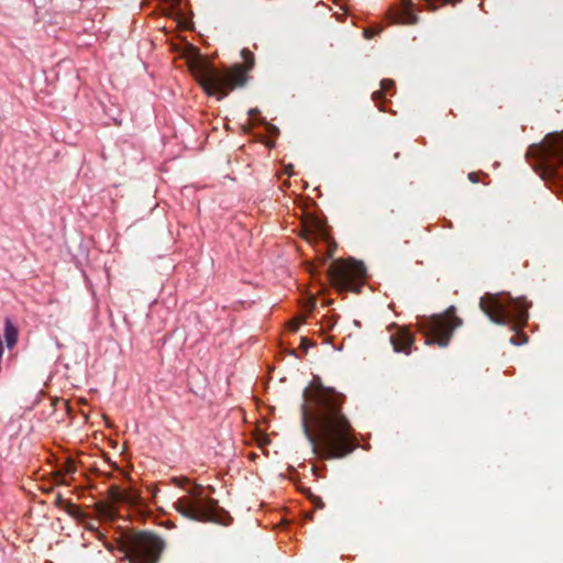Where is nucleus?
<instances>
[{
	"mask_svg": "<svg viewBox=\"0 0 563 563\" xmlns=\"http://www.w3.org/2000/svg\"><path fill=\"white\" fill-rule=\"evenodd\" d=\"M309 498L311 499V501H312V504L314 505L316 508H323L324 507V504H323V501H322V499L320 497L310 494Z\"/></svg>",
	"mask_w": 563,
	"mask_h": 563,
	"instance_id": "dca6fc26",
	"label": "nucleus"
},
{
	"mask_svg": "<svg viewBox=\"0 0 563 563\" xmlns=\"http://www.w3.org/2000/svg\"><path fill=\"white\" fill-rule=\"evenodd\" d=\"M467 178L471 183L476 184L479 181V173H476V172L468 173Z\"/></svg>",
	"mask_w": 563,
	"mask_h": 563,
	"instance_id": "aec40b11",
	"label": "nucleus"
},
{
	"mask_svg": "<svg viewBox=\"0 0 563 563\" xmlns=\"http://www.w3.org/2000/svg\"><path fill=\"white\" fill-rule=\"evenodd\" d=\"M463 325V320L456 316V308L450 306L442 313L432 314L423 318L419 322V330L426 336L428 345H438L446 347L450 344L455 329Z\"/></svg>",
	"mask_w": 563,
	"mask_h": 563,
	"instance_id": "423d86ee",
	"label": "nucleus"
},
{
	"mask_svg": "<svg viewBox=\"0 0 563 563\" xmlns=\"http://www.w3.org/2000/svg\"><path fill=\"white\" fill-rule=\"evenodd\" d=\"M292 168H294V167H292V165H288V166H286L285 172H286L289 176H291V175H292V173H294Z\"/></svg>",
	"mask_w": 563,
	"mask_h": 563,
	"instance_id": "4be33fe9",
	"label": "nucleus"
},
{
	"mask_svg": "<svg viewBox=\"0 0 563 563\" xmlns=\"http://www.w3.org/2000/svg\"><path fill=\"white\" fill-rule=\"evenodd\" d=\"M76 466L73 462H68L66 465V473H75Z\"/></svg>",
	"mask_w": 563,
	"mask_h": 563,
	"instance_id": "412c9836",
	"label": "nucleus"
},
{
	"mask_svg": "<svg viewBox=\"0 0 563 563\" xmlns=\"http://www.w3.org/2000/svg\"><path fill=\"white\" fill-rule=\"evenodd\" d=\"M313 343L307 339V338H301V341H300V349L303 350L305 352L308 351L309 346H312Z\"/></svg>",
	"mask_w": 563,
	"mask_h": 563,
	"instance_id": "a211bd4d",
	"label": "nucleus"
},
{
	"mask_svg": "<svg viewBox=\"0 0 563 563\" xmlns=\"http://www.w3.org/2000/svg\"><path fill=\"white\" fill-rule=\"evenodd\" d=\"M388 20L395 24L416 25L419 16L415 13V4L411 0H400L387 12Z\"/></svg>",
	"mask_w": 563,
	"mask_h": 563,
	"instance_id": "1a4fd4ad",
	"label": "nucleus"
},
{
	"mask_svg": "<svg viewBox=\"0 0 563 563\" xmlns=\"http://www.w3.org/2000/svg\"><path fill=\"white\" fill-rule=\"evenodd\" d=\"M365 36L369 37L368 30L365 31Z\"/></svg>",
	"mask_w": 563,
	"mask_h": 563,
	"instance_id": "b1692460",
	"label": "nucleus"
},
{
	"mask_svg": "<svg viewBox=\"0 0 563 563\" xmlns=\"http://www.w3.org/2000/svg\"><path fill=\"white\" fill-rule=\"evenodd\" d=\"M109 499L112 504H124V490L117 485H112L108 489ZM125 500H128L125 498Z\"/></svg>",
	"mask_w": 563,
	"mask_h": 563,
	"instance_id": "ddd939ff",
	"label": "nucleus"
},
{
	"mask_svg": "<svg viewBox=\"0 0 563 563\" xmlns=\"http://www.w3.org/2000/svg\"><path fill=\"white\" fill-rule=\"evenodd\" d=\"M395 88V82L391 79H383L380 81V89L377 91H374L372 95V99L375 102H380L385 97V95Z\"/></svg>",
	"mask_w": 563,
	"mask_h": 563,
	"instance_id": "9b49d317",
	"label": "nucleus"
},
{
	"mask_svg": "<svg viewBox=\"0 0 563 563\" xmlns=\"http://www.w3.org/2000/svg\"><path fill=\"white\" fill-rule=\"evenodd\" d=\"M328 278L338 291H357L365 278L366 269L362 262L350 260L333 261L327 268Z\"/></svg>",
	"mask_w": 563,
	"mask_h": 563,
	"instance_id": "0eeeda50",
	"label": "nucleus"
},
{
	"mask_svg": "<svg viewBox=\"0 0 563 563\" xmlns=\"http://www.w3.org/2000/svg\"><path fill=\"white\" fill-rule=\"evenodd\" d=\"M426 2L424 8L431 12L438 10L440 5L452 4L455 5L459 0H423Z\"/></svg>",
	"mask_w": 563,
	"mask_h": 563,
	"instance_id": "4468645a",
	"label": "nucleus"
},
{
	"mask_svg": "<svg viewBox=\"0 0 563 563\" xmlns=\"http://www.w3.org/2000/svg\"><path fill=\"white\" fill-rule=\"evenodd\" d=\"M65 504L69 507H75L71 503L66 501L60 494H57L55 498V505L62 507Z\"/></svg>",
	"mask_w": 563,
	"mask_h": 563,
	"instance_id": "f3484780",
	"label": "nucleus"
},
{
	"mask_svg": "<svg viewBox=\"0 0 563 563\" xmlns=\"http://www.w3.org/2000/svg\"><path fill=\"white\" fill-rule=\"evenodd\" d=\"M378 107H379V110H383V111L385 110L380 103L378 104Z\"/></svg>",
	"mask_w": 563,
	"mask_h": 563,
	"instance_id": "5701e85b",
	"label": "nucleus"
},
{
	"mask_svg": "<svg viewBox=\"0 0 563 563\" xmlns=\"http://www.w3.org/2000/svg\"><path fill=\"white\" fill-rule=\"evenodd\" d=\"M201 485H196L187 494L174 503V508L185 518L201 522H216L228 526L232 518L230 514L203 493Z\"/></svg>",
	"mask_w": 563,
	"mask_h": 563,
	"instance_id": "20e7f679",
	"label": "nucleus"
},
{
	"mask_svg": "<svg viewBox=\"0 0 563 563\" xmlns=\"http://www.w3.org/2000/svg\"><path fill=\"white\" fill-rule=\"evenodd\" d=\"M345 396L319 385L301 405L302 429L312 451L321 459H342L354 451V429L342 412Z\"/></svg>",
	"mask_w": 563,
	"mask_h": 563,
	"instance_id": "f257e3e1",
	"label": "nucleus"
},
{
	"mask_svg": "<svg viewBox=\"0 0 563 563\" xmlns=\"http://www.w3.org/2000/svg\"><path fill=\"white\" fill-rule=\"evenodd\" d=\"M241 56L245 66L235 64L229 69L221 70L203 59H194L189 62L188 67L208 96L223 99L230 91L246 84V71L254 67V55L251 51L243 48Z\"/></svg>",
	"mask_w": 563,
	"mask_h": 563,
	"instance_id": "f03ea898",
	"label": "nucleus"
},
{
	"mask_svg": "<svg viewBox=\"0 0 563 563\" xmlns=\"http://www.w3.org/2000/svg\"><path fill=\"white\" fill-rule=\"evenodd\" d=\"M396 331L390 334V343L397 353L410 354L413 345V335L405 328H399L396 324L390 325V329Z\"/></svg>",
	"mask_w": 563,
	"mask_h": 563,
	"instance_id": "9d476101",
	"label": "nucleus"
},
{
	"mask_svg": "<svg viewBox=\"0 0 563 563\" xmlns=\"http://www.w3.org/2000/svg\"><path fill=\"white\" fill-rule=\"evenodd\" d=\"M118 548L129 563H158L165 542L154 532L137 531L123 534Z\"/></svg>",
	"mask_w": 563,
	"mask_h": 563,
	"instance_id": "39448f33",
	"label": "nucleus"
},
{
	"mask_svg": "<svg viewBox=\"0 0 563 563\" xmlns=\"http://www.w3.org/2000/svg\"><path fill=\"white\" fill-rule=\"evenodd\" d=\"M529 307L530 303L526 298H514L509 294L486 292L479 299L481 310L492 322L499 325H509L516 331L517 334L510 339V342L516 345L528 341V336L519 331L528 322Z\"/></svg>",
	"mask_w": 563,
	"mask_h": 563,
	"instance_id": "7ed1b4c3",
	"label": "nucleus"
},
{
	"mask_svg": "<svg viewBox=\"0 0 563 563\" xmlns=\"http://www.w3.org/2000/svg\"><path fill=\"white\" fill-rule=\"evenodd\" d=\"M125 498L129 500H124V504L130 506H136L141 501V496L134 489L124 490V499Z\"/></svg>",
	"mask_w": 563,
	"mask_h": 563,
	"instance_id": "2eb2a0df",
	"label": "nucleus"
},
{
	"mask_svg": "<svg viewBox=\"0 0 563 563\" xmlns=\"http://www.w3.org/2000/svg\"><path fill=\"white\" fill-rule=\"evenodd\" d=\"M303 321H305V318H303V317H299V318L295 319V320L290 323V328H291V330H292V331H297V330H298V328H299V325H300L301 323H303Z\"/></svg>",
	"mask_w": 563,
	"mask_h": 563,
	"instance_id": "6ab92c4d",
	"label": "nucleus"
},
{
	"mask_svg": "<svg viewBox=\"0 0 563 563\" xmlns=\"http://www.w3.org/2000/svg\"><path fill=\"white\" fill-rule=\"evenodd\" d=\"M4 339L8 347H12L18 340V330L10 320L5 321L4 325Z\"/></svg>",
	"mask_w": 563,
	"mask_h": 563,
	"instance_id": "f8f14e48",
	"label": "nucleus"
},
{
	"mask_svg": "<svg viewBox=\"0 0 563 563\" xmlns=\"http://www.w3.org/2000/svg\"><path fill=\"white\" fill-rule=\"evenodd\" d=\"M301 236L309 243L323 241L327 245V252L320 258L321 264L324 265L329 258L333 256L334 247L328 244V232L322 221L317 218L309 217L302 221Z\"/></svg>",
	"mask_w": 563,
	"mask_h": 563,
	"instance_id": "6e6552de",
	"label": "nucleus"
}]
</instances>
